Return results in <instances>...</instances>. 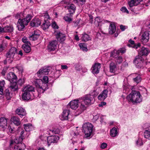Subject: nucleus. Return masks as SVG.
Returning a JSON list of instances; mask_svg holds the SVG:
<instances>
[{
	"label": "nucleus",
	"mask_w": 150,
	"mask_h": 150,
	"mask_svg": "<svg viewBox=\"0 0 150 150\" xmlns=\"http://www.w3.org/2000/svg\"><path fill=\"white\" fill-rule=\"evenodd\" d=\"M95 101V99L90 94L86 95L80 100L81 105L76 111L78 115L81 114L85 110L86 107V105H90L93 104Z\"/></svg>",
	"instance_id": "nucleus-1"
},
{
	"label": "nucleus",
	"mask_w": 150,
	"mask_h": 150,
	"mask_svg": "<svg viewBox=\"0 0 150 150\" xmlns=\"http://www.w3.org/2000/svg\"><path fill=\"white\" fill-rule=\"evenodd\" d=\"M127 99L129 102L133 104L139 103L142 100V97L138 91H132L130 94L127 96Z\"/></svg>",
	"instance_id": "nucleus-2"
},
{
	"label": "nucleus",
	"mask_w": 150,
	"mask_h": 150,
	"mask_svg": "<svg viewBox=\"0 0 150 150\" xmlns=\"http://www.w3.org/2000/svg\"><path fill=\"white\" fill-rule=\"evenodd\" d=\"M35 85L37 88V91L39 93H43L48 88V85L44 83L41 79H37L35 81Z\"/></svg>",
	"instance_id": "nucleus-3"
},
{
	"label": "nucleus",
	"mask_w": 150,
	"mask_h": 150,
	"mask_svg": "<svg viewBox=\"0 0 150 150\" xmlns=\"http://www.w3.org/2000/svg\"><path fill=\"white\" fill-rule=\"evenodd\" d=\"M83 128L85 137H89L91 135L93 131V126L89 122L83 124Z\"/></svg>",
	"instance_id": "nucleus-4"
},
{
	"label": "nucleus",
	"mask_w": 150,
	"mask_h": 150,
	"mask_svg": "<svg viewBox=\"0 0 150 150\" xmlns=\"http://www.w3.org/2000/svg\"><path fill=\"white\" fill-rule=\"evenodd\" d=\"M50 70L49 67L45 66L39 69L36 74L39 77H41L44 75H47Z\"/></svg>",
	"instance_id": "nucleus-5"
},
{
	"label": "nucleus",
	"mask_w": 150,
	"mask_h": 150,
	"mask_svg": "<svg viewBox=\"0 0 150 150\" xmlns=\"http://www.w3.org/2000/svg\"><path fill=\"white\" fill-rule=\"evenodd\" d=\"M70 138L71 139L70 142H71L73 144H74V143L77 142L78 137H79V133L77 131H74V130L71 131L70 132Z\"/></svg>",
	"instance_id": "nucleus-6"
},
{
	"label": "nucleus",
	"mask_w": 150,
	"mask_h": 150,
	"mask_svg": "<svg viewBox=\"0 0 150 150\" xmlns=\"http://www.w3.org/2000/svg\"><path fill=\"white\" fill-rule=\"evenodd\" d=\"M144 60L141 56H137L136 57L134 61V63L136 67L138 68H141L143 66Z\"/></svg>",
	"instance_id": "nucleus-7"
},
{
	"label": "nucleus",
	"mask_w": 150,
	"mask_h": 150,
	"mask_svg": "<svg viewBox=\"0 0 150 150\" xmlns=\"http://www.w3.org/2000/svg\"><path fill=\"white\" fill-rule=\"evenodd\" d=\"M59 139V137L57 135L53 136L51 135L47 137V139L48 146H50L52 143H57Z\"/></svg>",
	"instance_id": "nucleus-8"
},
{
	"label": "nucleus",
	"mask_w": 150,
	"mask_h": 150,
	"mask_svg": "<svg viewBox=\"0 0 150 150\" xmlns=\"http://www.w3.org/2000/svg\"><path fill=\"white\" fill-rule=\"evenodd\" d=\"M142 33L141 37V40L143 44H145L148 42L149 40V33L147 31H145Z\"/></svg>",
	"instance_id": "nucleus-9"
},
{
	"label": "nucleus",
	"mask_w": 150,
	"mask_h": 150,
	"mask_svg": "<svg viewBox=\"0 0 150 150\" xmlns=\"http://www.w3.org/2000/svg\"><path fill=\"white\" fill-rule=\"evenodd\" d=\"M57 42L56 40L50 42L47 46L48 49L50 51H53L56 49Z\"/></svg>",
	"instance_id": "nucleus-10"
},
{
	"label": "nucleus",
	"mask_w": 150,
	"mask_h": 150,
	"mask_svg": "<svg viewBox=\"0 0 150 150\" xmlns=\"http://www.w3.org/2000/svg\"><path fill=\"white\" fill-rule=\"evenodd\" d=\"M17 50L15 47H12L9 52L6 54V57L7 58L13 59L15 54Z\"/></svg>",
	"instance_id": "nucleus-11"
},
{
	"label": "nucleus",
	"mask_w": 150,
	"mask_h": 150,
	"mask_svg": "<svg viewBox=\"0 0 150 150\" xmlns=\"http://www.w3.org/2000/svg\"><path fill=\"white\" fill-rule=\"evenodd\" d=\"M100 68V64L99 63H96L93 65L91 70L92 73L94 74H97L99 73V70Z\"/></svg>",
	"instance_id": "nucleus-12"
},
{
	"label": "nucleus",
	"mask_w": 150,
	"mask_h": 150,
	"mask_svg": "<svg viewBox=\"0 0 150 150\" xmlns=\"http://www.w3.org/2000/svg\"><path fill=\"white\" fill-rule=\"evenodd\" d=\"M65 8L68 10L69 13L73 14L75 12L76 10V7L73 4H67L65 6Z\"/></svg>",
	"instance_id": "nucleus-13"
},
{
	"label": "nucleus",
	"mask_w": 150,
	"mask_h": 150,
	"mask_svg": "<svg viewBox=\"0 0 150 150\" xmlns=\"http://www.w3.org/2000/svg\"><path fill=\"white\" fill-rule=\"evenodd\" d=\"M126 50L125 48H122L119 49L118 50H115L111 52L110 57H114L120 53H124L126 52Z\"/></svg>",
	"instance_id": "nucleus-14"
},
{
	"label": "nucleus",
	"mask_w": 150,
	"mask_h": 150,
	"mask_svg": "<svg viewBox=\"0 0 150 150\" xmlns=\"http://www.w3.org/2000/svg\"><path fill=\"white\" fill-rule=\"evenodd\" d=\"M7 78L10 83L16 81L17 77L14 73L9 72L7 76Z\"/></svg>",
	"instance_id": "nucleus-15"
},
{
	"label": "nucleus",
	"mask_w": 150,
	"mask_h": 150,
	"mask_svg": "<svg viewBox=\"0 0 150 150\" xmlns=\"http://www.w3.org/2000/svg\"><path fill=\"white\" fill-rule=\"evenodd\" d=\"M23 140L22 138L19 137L15 139L14 140H11L10 141V146L12 147L13 146V145L21 144Z\"/></svg>",
	"instance_id": "nucleus-16"
},
{
	"label": "nucleus",
	"mask_w": 150,
	"mask_h": 150,
	"mask_svg": "<svg viewBox=\"0 0 150 150\" xmlns=\"http://www.w3.org/2000/svg\"><path fill=\"white\" fill-rule=\"evenodd\" d=\"M8 119L4 117L0 118V127L4 129L6 128L8 124Z\"/></svg>",
	"instance_id": "nucleus-17"
},
{
	"label": "nucleus",
	"mask_w": 150,
	"mask_h": 150,
	"mask_svg": "<svg viewBox=\"0 0 150 150\" xmlns=\"http://www.w3.org/2000/svg\"><path fill=\"white\" fill-rule=\"evenodd\" d=\"M24 24L21 19H19L17 23V28L19 31H23L24 30L25 28V25H27Z\"/></svg>",
	"instance_id": "nucleus-18"
},
{
	"label": "nucleus",
	"mask_w": 150,
	"mask_h": 150,
	"mask_svg": "<svg viewBox=\"0 0 150 150\" xmlns=\"http://www.w3.org/2000/svg\"><path fill=\"white\" fill-rule=\"evenodd\" d=\"M149 52V50L148 48L142 47L141 48L139 54L141 56H146L148 54Z\"/></svg>",
	"instance_id": "nucleus-19"
},
{
	"label": "nucleus",
	"mask_w": 150,
	"mask_h": 150,
	"mask_svg": "<svg viewBox=\"0 0 150 150\" xmlns=\"http://www.w3.org/2000/svg\"><path fill=\"white\" fill-rule=\"evenodd\" d=\"M70 113V111L69 110H64L61 116L60 119L62 120H67L68 119V116Z\"/></svg>",
	"instance_id": "nucleus-20"
},
{
	"label": "nucleus",
	"mask_w": 150,
	"mask_h": 150,
	"mask_svg": "<svg viewBox=\"0 0 150 150\" xmlns=\"http://www.w3.org/2000/svg\"><path fill=\"white\" fill-rule=\"evenodd\" d=\"M108 91L105 90L98 96V99L100 100H103L107 97Z\"/></svg>",
	"instance_id": "nucleus-21"
},
{
	"label": "nucleus",
	"mask_w": 150,
	"mask_h": 150,
	"mask_svg": "<svg viewBox=\"0 0 150 150\" xmlns=\"http://www.w3.org/2000/svg\"><path fill=\"white\" fill-rule=\"evenodd\" d=\"M41 24V22L38 18H35L30 23V25L32 27H37Z\"/></svg>",
	"instance_id": "nucleus-22"
},
{
	"label": "nucleus",
	"mask_w": 150,
	"mask_h": 150,
	"mask_svg": "<svg viewBox=\"0 0 150 150\" xmlns=\"http://www.w3.org/2000/svg\"><path fill=\"white\" fill-rule=\"evenodd\" d=\"M16 112L20 117H22L26 115V112L25 109L19 107L16 110Z\"/></svg>",
	"instance_id": "nucleus-23"
},
{
	"label": "nucleus",
	"mask_w": 150,
	"mask_h": 150,
	"mask_svg": "<svg viewBox=\"0 0 150 150\" xmlns=\"http://www.w3.org/2000/svg\"><path fill=\"white\" fill-rule=\"evenodd\" d=\"M80 102L78 100H74L71 101L70 103V106L72 109H76L78 107V103Z\"/></svg>",
	"instance_id": "nucleus-24"
},
{
	"label": "nucleus",
	"mask_w": 150,
	"mask_h": 150,
	"mask_svg": "<svg viewBox=\"0 0 150 150\" xmlns=\"http://www.w3.org/2000/svg\"><path fill=\"white\" fill-rule=\"evenodd\" d=\"M100 88L98 87H95L93 91H91L90 94L93 97H96L100 92Z\"/></svg>",
	"instance_id": "nucleus-25"
},
{
	"label": "nucleus",
	"mask_w": 150,
	"mask_h": 150,
	"mask_svg": "<svg viewBox=\"0 0 150 150\" xmlns=\"http://www.w3.org/2000/svg\"><path fill=\"white\" fill-rule=\"evenodd\" d=\"M8 89L13 91H18V87L16 81L11 83V85Z\"/></svg>",
	"instance_id": "nucleus-26"
},
{
	"label": "nucleus",
	"mask_w": 150,
	"mask_h": 150,
	"mask_svg": "<svg viewBox=\"0 0 150 150\" xmlns=\"http://www.w3.org/2000/svg\"><path fill=\"white\" fill-rule=\"evenodd\" d=\"M56 38L57 39L61 42H62L65 39V36L64 34L58 32L56 34Z\"/></svg>",
	"instance_id": "nucleus-27"
},
{
	"label": "nucleus",
	"mask_w": 150,
	"mask_h": 150,
	"mask_svg": "<svg viewBox=\"0 0 150 150\" xmlns=\"http://www.w3.org/2000/svg\"><path fill=\"white\" fill-rule=\"evenodd\" d=\"M117 70V67L116 64L113 62L111 63L110 64V71L111 73H115Z\"/></svg>",
	"instance_id": "nucleus-28"
},
{
	"label": "nucleus",
	"mask_w": 150,
	"mask_h": 150,
	"mask_svg": "<svg viewBox=\"0 0 150 150\" xmlns=\"http://www.w3.org/2000/svg\"><path fill=\"white\" fill-rule=\"evenodd\" d=\"M133 76H135L136 77L133 78V80L134 82L137 84H138L141 81V78L140 75L137 73L133 74H131Z\"/></svg>",
	"instance_id": "nucleus-29"
},
{
	"label": "nucleus",
	"mask_w": 150,
	"mask_h": 150,
	"mask_svg": "<svg viewBox=\"0 0 150 150\" xmlns=\"http://www.w3.org/2000/svg\"><path fill=\"white\" fill-rule=\"evenodd\" d=\"M34 90V88L31 85H28L25 86L23 89V92H27L31 94Z\"/></svg>",
	"instance_id": "nucleus-30"
},
{
	"label": "nucleus",
	"mask_w": 150,
	"mask_h": 150,
	"mask_svg": "<svg viewBox=\"0 0 150 150\" xmlns=\"http://www.w3.org/2000/svg\"><path fill=\"white\" fill-rule=\"evenodd\" d=\"M22 95V98L24 100H28L31 99V94L27 92H23Z\"/></svg>",
	"instance_id": "nucleus-31"
},
{
	"label": "nucleus",
	"mask_w": 150,
	"mask_h": 150,
	"mask_svg": "<svg viewBox=\"0 0 150 150\" xmlns=\"http://www.w3.org/2000/svg\"><path fill=\"white\" fill-rule=\"evenodd\" d=\"M118 134L117 129L115 127H113L110 130V134L111 136L112 137H115Z\"/></svg>",
	"instance_id": "nucleus-32"
},
{
	"label": "nucleus",
	"mask_w": 150,
	"mask_h": 150,
	"mask_svg": "<svg viewBox=\"0 0 150 150\" xmlns=\"http://www.w3.org/2000/svg\"><path fill=\"white\" fill-rule=\"evenodd\" d=\"M116 31L115 25L114 23H111L109 28V33L112 34L115 33Z\"/></svg>",
	"instance_id": "nucleus-33"
},
{
	"label": "nucleus",
	"mask_w": 150,
	"mask_h": 150,
	"mask_svg": "<svg viewBox=\"0 0 150 150\" xmlns=\"http://www.w3.org/2000/svg\"><path fill=\"white\" fill-rule=\"evenodd\" d=\"M13 146H14L13 150H24L25 148V145L24 144H16Z\"/></svg>",
	"instance_id": "nucleus-34"
},
{
	"label": "nucleus",
	"mask_w": 150,
	"mask_h": 150,
	"mask_svg": "<svg viewBox=\"0 0 150 150\" xmlns=\"http://www.w3.org/2000/svg\"><path fill=\"white\" fill-rule=\"evenodd\" d=\"M47 134L48 135H51L52 134H58L60 132V130L59 128H54L51 130L47 131Z\"/></svg>",
	"instance_id": "nucleus-35"
},
{
	"label": "nucleus",
	"mask_w": 150,
	"mask_h": 150,
	"mask_svg": "<svg viewBox=\"0 0 150 150\" xmlns=\"http://www.w3.org/2000/svg\"><path fill=\"white\" fill-rule=\"evenodd\" d=\"M29 44H24L22 45V47L25 52L26 53H29L31 50V48Z\"/></svg>",
	"instance_id": "nucleus-36"
},
{
	"label": "nucleus",
	"mask_w": 150,
	"mask_h": 150,
	"mask_svg": "<svg viewBox=\"0 0 150 150\" xmlns=\"http://www.w3.org/2000/svg\"><path fill=\"white\" fill-rule=\"evenodd\" d=\"M50 25V24L48 20H44V22L42 23L41 25L42 28L44 30L48 28Z\"/></svg>",
	"instance_id": "nucleus-37"
},
{
	"label": "nucleus",
	"mask_w": 150,
	"mask_h": 150,
	"mask_svg": "<svg viewBox=\"0 0 150 150\" xmlns=\"http://www.w3.org/2000/svg\"><path fill=\"white\" fill-rule=\"evenodd\" d=\"M81 39L83 41L86 42L91 40V37L85 33L82 35Z\"/></svg>",
	"instance_id": "nucleus-38"
},
{
	"label": "nucleus",
	"mask_w": 150,
	"mask_h": 150,
	"mask_svg": "<svg viewBox=\"0 0 150 150\" xmlns=\"http://www.w3.org/2000/svg\"><path fill=\"white\" fill-rule=\"evenodd\" d=\"M13 30V28L12 25H7L4 27V32L11 33Z\"/></svg>",
	"instance_id": "nucleus-39"
},
{
	"label": "nucleus",
	"mask_w": 150,
	"mask_h": 150,
	"mask_svg": "<svg viewBox=\"0 0 150 150\" xmlns=\"http://www.w3.org/2000/svg\"><path fill=\"white\" fill-rule=\"evenodd\" d=\"M32 18V16L30 14H28L25 18L22 19L23 22L24 24L28 25V23L30 21Z\"/></svg>",
	"instance_id": "nucleus-40"
},
{
	"label": "nucleus",
	"mask_w": 150,
	"mask_h": 150,
	"mask_svg": "<svg viewBox=\"0 0 150 150\" xmlns=\"http://www.w3.org/2000/svg\"><path fill=\"white\" fill-rule=\"evenodd\" d=\"M73 14L69 13L66 14L64 17V20L69 23H70L72 20Z\"/></svg>",
	"instance_id": "nucleus-41"
},
{
	"label": "nucleus",
	"mask_w": 150,
	"mask_h": 150,
	"mask_svg": "<svg viewBox=\"0 0 150 150\" xmlns=\"http://www.w3.org/2000/svg\"><path fill=\"white\" fill-rule=\"evenodd\" d=\"M11 120L17 126L21 124L19 118L16 117H14L12 118Z\"/></svg>",
	"instance_id": "nucleus-42"
},
{
	"label": "nucleus",
	"mask_w": 150,
	"mask_h": 150,
	"mask_svg": "<svg viewBox=\"0 0 150 150\" xmlns=\"http://www.w3.org/2000/svg\"><path fill=\"white\" fill-rule=\"evenodd\" d=\"M9 89H6L4 93V95L7 100H10L11 98V95L9 91Z\"/></svg>",
	"instance_id": "nucleus-43"
},
{
	"label": "nucleus",
	"mask_w": 150,
	"mask_h": 150,
	"mask_svg": "<svg viewBox=\"0 0 150 150\" xmlns=\"http://www.w3.org/2000/svg\"><path fill=\"white\" fill-rule=\"evenodd\" d=\"M139 3L136 0H130L128 2L129 6H133L139 4Z\"/></svg>",
	"instance_id": "nucleus-44"
},
{
	"label": "nucleus",
	"mask_w": 150,
	"mask_h": 150,
	"mask_svg": "<svg viewBox=\"0 0 150 150\" xmlns=\"http://www.w3.org/2000/svg\"><path fill=\"white\" fill-rule=\"evenodd\" d=\"M5 83L4 80H0V94H3L4 87Z\"/></svg>",
	"instance_id": "nucleus-45"
},
{
	"label": "nucleus",
	"mask_w": 150,
	"mask_h": 150,
	"mask_svg": "<svg viewBox=\"0 0 150 150\" xmlns=\"http://www.w3.org/2000/svg\"><path fill=\"white\" fill-rule=\"evenodd\" d=\"M8 43L6 41L4 40L0 45V50H3L7 47Z\"/></svg>",
	"instance_id": "nucleus-46"
},
{
	"label": "nucleus",
	"mask_w": 150,
	"mask_h": 150,
	"mask_svg": "<svg viewBox=\"0 0 150 150\" xmlns=\"http://www.w3.org/2000/svg\"><path fill=\"white\" fill-rule=\"evenodd\" d=\"M144 136L145 138L150 139V129H148L144 131Z\"/></svg>",
	"instance_id": "nucleus-47"
},
{
	"label": "nucleus",
	"mask_w": 150,
	"mask_h": 150,
	"mask_svg": "<svg viewBox=\"0 0 150 150\" xmlns=\"http://www.w3.org/2000/svg\"><path fill=\"white\" fill-rule=\"evenodd\" d=\"M23 126L25 130L27 131H30L33 127L32 125L30 124H24Z\"/></svg>",
	"instance_id": "nucleus-48"
},
{
	"label": "nucleus",
	"mask_w": 150,
	"mask_h": 150,
	"mask_svg": "<svg viewBox=\"0 0 150 150\" xmlns=\"http://www.w3.org/2000/svg\"><path fill=\"white\" fill-rule=\"evenodd\" d=\"M115 57V61L117 64H120L123 61L122 58V57L117 56Z\"/></svg>",
	"instance_id": "nucleus-49"
},
{
	"label": "nucleus",
	"mask_w": 150,
	"mask_h": 150,
	"mask_svg": "<svg viewBox=\"0 0 150 150\" xmlns=\"http://www.w3.org/2000/svg\"><path fill=\"white\" fill-rule=\"evenodd\" d=\"M39 37V36L33 35L31 34L29 36V39L32 41H35Z\"/></svg>",
	"instance_id": "nucleus-50"
},
{
	"label": "nucleus",
	"mask_w": 150,
	"mask_h": 150,
	"mask_svg": "<svg viewBox=\"0 0 150 150\" xmlns=\"http://www.w3.org/2000/svg\"><path fill=\"white\" fill-rule=\"evenodd\" d=\"M143 144L142 140L141 138H139L136 142V144L138 147L142 146Z\"/></svg>",
	"instance_id": "nucleus-51"
},
{
	"label": "nucleus",
	"mask_w": 150,
	"mask_h": 150,
	"mask_svg": "<svg viewBox=\"0 0 150 150\" xmlns=\"http://www.w3.org/2000/svg\"><path fill=\"white\" fill-rule=\"evenodd\" d=\"M79 46L80 49L83 51L86 52L87 51L88 49L87 47L84 44L80 43L79 44Z\"/></svg>",
	"instance_id": "nucleus-52"
},
{
	"label": "nucleus",
	"mask_w": 150,
	"mask_h": 150,
	"mask_svg": "<svg viewBox=\"0 0 150 150\" xmlns=\"http://www.w3.org/2000/svg\"><path fill=\"white\" fill-rule=\"evenodd\" d=\"M130 88L128 86H124L123 87V92L124 93L126 94H127L130 91Z\"/></svg>",
	"instance_id": "nucleus-53"
},
{
	"label": "nucleus",
	"mask_w": 150,
	"mask_h": 150,
	"mask_svg": "<svg viewBox=\"0 0 150 150\" xmlns=\"http://www.w3.org/2000/svg\"><path fill=\"white\" fill-rule=\"evenodd\" d=\"M22 41L25 44H29V45H30V42L28 41V39L26 37H24L22 38Z\"/></svg>",
	"instance_id": "nucleus-54"
},
{
	"label": "nucleus",
	"mask_w": 150,
	"mask_h": 150,
	"mask_svg": "<svg viewBox=\"0 0 150 150\" xmlns=\"http://www.w3.org/2000/svg\"><path fill=\"white\" fill-rule=\"evenodd\" d=\"M31 34H33V35H38L40 36V32L39 30H34L33 31Z\"/></svg>",
	"instance_id": "nucleus-55"
},
{
	"label": "nucleus",
	"mask_w": 150,
	"mask_h": 150,
	"mask_svg": "<svg viewBox=\"0 0 150 150\" xmlns=\"http://www.w3.org/2000/svg\"><path fill=\"white\" fill-rule=\"evenodd\" d=\"M42 80L43 81L44 83H46L47 84V83L49 82L47 76H44Z\"/></svg>",
	"instance_id": "nucleus-56"
},
{
	"label": "nucleus",
	"mask_w": 150,
	"mask_h": 150,
	"mask_svg": "<svg viewBox=\"0 0 150 150\" xmlns=\"http://www.w3.org/2000/svg\"><path fill=\"white\" fill-rule=\"evenodd\" d=\"M120 10L123 13H127V14L129 13V11L127 10L125 6H123L120 9Z\"/></svg>",
	"instance_id": "nucleus-57"
},
{
	"label": "nucleus",
	"mask_w": 150,
	"mask_h": 150,
	"mask_svg": "<svg viewBox=\"0 0 150 150\" xmlns=\"http://www.w3.org/2000/svg\"><path fill=\"white\" fill-rule=\"evenodd\" d=\"M75 69L79 71L80 70V69H81V67L79 64H76L75 65Z\"/></svg>",
	"instance_id": "nucleus-58"
},
{
	"label": "nucleus",
	"mask_w": 150,
	"mask_h": 150,
	"mask_svg": "<svg viewBox=\"0 0 150 150\" xmlns=\"http://www.w3.org/2000/svg\"><path fill=\"white\" fill-rule=\"evenodd\" d=\"M8 129L9 132L11 133H13L15 132V129L13 128H12L10 126L8 127Z\"/></svg>",
	"instance_id": "nucleus-59"
},
{
	"label": "nucleus",
	"mask_w": 150,
	"mask_h": 150,
	"mask_svg": "<svg viewBox=\"0 0 150 150\" xmlns=\"http://www.w3.org/2000/svg\"><path fill=\"white\" fill-rule=\"evenodd\" d=\"M100 115L99 114H97L96 115H93V120L94 121H96L100 117Z\"/></svg>",
	"instance_id": "nucleus-60"
},
{
	"label": "nucleus",
	"mask_w": 150,
	"mask_h": 150,
	"mask_svg": "<svg viewBox=\"0 0 150 150\" xmlns=\"http://www.w3.org/2000/svg\"><path fill=\"white\" fill-rule=\"evenodd\" d=\"M107 146V144L105 143H102L100 145V148L101 149H105Z\"/></svg>",
	"instance_id": "nucleus-61"
},
{
	"label": "nucleus",
	"mask_w": 150,
	"mask_h": 150,
	"mask_svg": "<svg viewBox=\"0 0 150 150\" xmlns=\"http://www.w3.org/2000/svg\"><path fill=\"white\" fill-rule=\"evenodd\" d=\"M100 21L101 20L100 19V17H97L95 19V23L96 24H98Z\"/></svg>",
	"instance_id": "nucleus-62"
},
{
	"label": "nucleus",
	"mask_w": 150,
	"mask_h": 150,
	"mask_svg": "<svg viewBox=\"0 0 150 150\" xmlns=\"http://www.w3.org/2000/svg\"><path fill=\"white\" fill-rule=\"evenodd\" d=\"M24 131L23 130H22L20 133V136H19L20 137H21L23 139H24V136L25 135L24 134Z\"/></svg>",
	"instance_id": "nucleus-63"
},
{
	"label": "nucleus",
	"mask_w": 150,
	"mask_h": 150,
	"mask_svg": "<svg viewBox=\"0 0 150 150\" xmlns=\"http://www.w3.org/2000/svg\"><path fill=\"white\" fill-rule=\"evenodd\" d=\"M25 82L24 79H20L18 81V83L20 85H22Z\"/></svg>",
	"instance_id": "nucleus-64"
}]
</instances>
